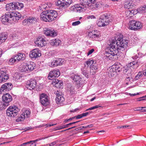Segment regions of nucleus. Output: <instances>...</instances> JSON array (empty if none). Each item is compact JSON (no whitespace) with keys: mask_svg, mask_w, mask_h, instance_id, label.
I'll return each instance as SVG.
<instances>
[{"mask_svg":"<svg viewBox=\"0 0 146 146\" xmlns=\"http://www.w3.org/2000/svg\"><path fill=\"white\" fill-rule=\"evenodd\" d=\"M120 38L118 37L117 40H111L108 43V51L106 52L107 56L112 58L113 57L117 55L118 52L119 50L124 48L125 46V44L128 43V40L125 41L123 39V35L120 34Z\"/></svg>","mask_w":146,"mask_h":146,"instance_id":"nucleus-1","label":"nucleus"},{"mask_svg":"<svg viewBox=\"0 0 146 146\" xmlns=\"http://www.w3.org/2000/svg\"><path fill=\"white\" fill-rule=\"evenodd\" d=\"M139 66V64L137 61H133L129 64L121 68L118 66L113 65L110 67L108 69V73H112L114 72L117 73L120 72L122 69L123 72L130 73L132 72V70L134 69L137 68Z\"/></svg>","mask_w":146,"mask_h":146,"instance_id":"nucleus-2","label":"nucleus"},{"mask_svg":"<svg viewBox=\"0 0 146 146\" xmlns=\"http://www.w3.org/2000/svg\"><path fill=\"white\" fill-rule=\"evenodd\" d=\"M21 17V14L18 12L11 11L6 13L4 15L1 17V19L3 23L13 24L17 22Z\"/></svg>","mask_w":146,"mask_h":146,"instance_id":"nucleus-3","label":"nucleus"},{"mask_svg":"<svg viewBox=\"0 0 146 146\" xmlns=\"http://www.w3.org/2000/svg\"><path fill=\"white\" fill-rule=\"evenodd\" d=\"M57 17L56 12L51 10L43 12L40 15V19L45 22H51L55 20Z\"/></svg>","mask_w":146,"mask_h":146,"instance_id":"nucleus-4","label":"nucleus"},{"mask_svg":"<svg viewBox=\"0 0 146 146\" xmlns=\"http://www.w3.org/2000/svg\"><path fill=\"white\" fill-rule=\"evenodd\" d=\"M110 17L107 14H104L102 15L98 20L97 24L98 27H104L107 25L110 22Z\"/></svg>","mask_w":146,"mask_h":146,"instance_id":"nucleus-5","label":"nucleus"},{"mask_svg":"<svg viewBox=\"0 0 146 146\" xmlns=\"http://www.w3.org/2000/svg\"><path fill=\"white\" fill-rule=\"evenodd\" d=\"M19 111L17 106H10L6 110V114L7 116L14 118L17 115Z\"/></svg>","mask_w":146,"mask_h":146,"instance_id":"nucleus-6","label":"nucleus"},{"mask_svg":"<svg viewBox=\"0 0 146 146\" xmlns=\"http://www.w3.org/2000/svg\"><path fill=\"white\" fill-rule=\"evenodd\" d=\"M129 28L130 29L134 31L141 29L142 25L140 22L135 20H131L129 23Z\"/></svg>","mask_w":146,"mask_h":146,"instance_id":"nucleus-7","label":"nucleus"},{"mask_svg":"<svg viewBox=\"0 0 146 146\" xmlns=\"http://www.w3.org/2000/svg\"><path fill=\"white\" fill-rule=\"evenodd\" d=\"M35 43L38 46L42 47L46 44V38L44 36H39L36 38Z\"/></svg>","mask_w":146,"mask_h":146,"instance_id":"nucleus-8","label":"nucleus"},{"mask_svg":"<svg viewBox=\"0 0 146 146\" xmlns=\"http://www.w3.org/2000/svg\"><path fill=\"white\" fill-rule=\"evenodd\" d=\"M40 100L41 104L44 106H46L49 104L48 97L44 93H42L40 95Z\"/></svg>","mask_w":146,"mask_h":146,"instance_id":"nucleus-9","label":"nucleus"},{"mask_svg":"<svg viewBox=\"0 0 146 146\" xmlns=\"http://www.w3.org/2000/svg\"><path fill=\"white\" fill-rule=\"evenodd\" d=\"M36 85V80L31 79L27 81L26 87L28 89L31 90L35 88Z\"/></svg>","mask_w":146,"mask_h":146,"instance_id":"nucleus-10","label":"nucleus"},{"mask_svg":"<svg viewBox=\"0 0 146 146\" xmlns=\"http://www.w3.org/2000/svg\"><path fill=\"white\" fill-rule=\"evenodd\" d=\"M41 52L38 48H35L31 51L29 54V56L31 58H36L41 56Z\"/></svg>","mask_w":146,"mask_h":146,"instance_id":"nucleus-11","label":"nucleus"},{"mask_svg":"<svg viewBox=\"0 0 146 146\" xmlns=\"http://www.w3.org/2000/svg\"><path fill=\"white\" fill-rule=\"evenodd\" d=\"M84 4H76L74 6H72L70 8V9L71 11H73L74 12H81L83 11V9L84 8Z\"/></svg>","mask_w":146,"mask_h":146,"instance_id":"nucleus-12","label":"nucleus"},{"mask_svg":"<svg viewBox=\"0 0 146 146\" xmlns=\"http://www.w3.org/2000/svg\"><path fill=\"white\" fill-rule=\"evenodd\" d=\"M2 100L5 106H8L9 103L12 100L11 96L9 94H6L3 95L2 97Z\"/></svg>","mask_w":146,"mask_h":146,"instance_id":"nucleus-13","label":"nucleus"},{"mask_svg":"<svg viewBox=\"0 0 146 146\" xmlns=\"http://www.w3.org/2000/svg\"><path fill=\"white\" fill-rule=\"evenodd\" d=\"M61 94V92L58 91H56L54 92V94L56 95V102L58 104H60L64 100V99Z\"/></svg>","mask_w":146,"mask_h":146,"instance_id":"nucleus-14","label":"nucleus"},{"mask_svg":"<svg viewBox=\"0 0 146 146\" xmlns=\"http://www.w3.org/2000/svg\"><path fill=\"white\" fill-rule=\"evenodd\" d=\"M44 34L48 36L54 37L57 35V33L55 31L52 29H45L44 31Z\"/></svg>","mask_w":146,"mask_h":146,"instance_id":"nucleus-15","label":"nucleus"},{"mask_svg":"<svg viewBox=\"0 0 146 146\" xmlns=\"http://www.w3.org/2000/svg\"><path fill=\"white\" fill-rule=\"evenodd\" d=\"M64 62L63 60L60 58H57L54 60L50 62L51 65L52 66H56L61 65Z\"/></svg>","mask_w":146,"mask_h":146,"instance_id":"nucleus-16","label":"nucleus"},{"mask_svg":"<svg viewBox=\"0 0 146 146\" xmlns=\"http://www.w3.org/2000/svg\"><path fill=\"white\" fill-rule=\"evenodd\" d=\"M101 5V4L99 2L96 3V1L92 3H89L88 6V8L91 10H94L98 8H100Z\"/></svg>","mask_w":146,"mask_h":146,"instance_id":"nucleus-17","label":"nucleus"},{"mask_svg":"<svg viewBox=\"0 0 146 146\" xmlns=\"http://www.w3.org/2000/svg\"><path fill=\"white\" fill-rule=\"evenodd\" d=\"M124 4V7L126 9L132 8L135 6L133 1L131 0H125Z\"/></svg>","mask_w":146,"mask_h":146,"instance_id":"nucleus-18","label":"nucleus"},{"mask_svg":"<svg viewBox=\"0 0 146 146\" xmlns=\"http://www.w3.org/2000/svg\"><path fill=\"white\" fill-rule=\"evenodd\" d=\"M88 35L90 38L93 40H97L101 36L99 32H97L96 34L94 33H89Z\"/></svg>","mask_w":146,"mask_h":146,"instance_id":"nucleus-19","label":"nucleus"},{"mask_svg":"<svg viewBox=\"0 0 146 146\" xmlns=\"http://www.w3.org/2000/svg\"><path fill=\"white\" fill-rule=\"evenodd\" d=\"M9 78V76L6 74H0V83L6 81Z\"/></svg>","mask_w":146,"mask_h":146,"instance_id":"nucleus-20","label":"nucleus"},{"mask_svg":"<svg viewBox=\"0 0 146 146\" xmlns=\"http://www.w3.org/2000/svg\"><path fill=\"white\" fill-rule=\"evenodd\" d=\"M61 41L58 39H55L51 40L50 41L51 44L53 46H58L60 44Z\"/></svg>","mask_w":146,"mask_h":146,"instance_id":"nucleus-21","label":"nucleus"},{"mask_svg":"<svg viewBox=\"0 0 146 146\" xmlns=\"http://www.w3.org/2000/svg\"><path fill=\"white\" fill-rule=\"evenodd\" d=\"M7 37V33H3L0 34V44L5 42Z\"/></svg>","mask_w":146,"mask_h":146,"instance_id":"nucleus-22","label":"nucleus"},{"mask_svg":"<svg viewBox=\"0 0 146 146\" xmlns=\"http://www.w3.org/2000/svg\"><path fill=\"white\" fill-rule=\"evenodd\" d=\"M71 79H72L75 82H77V84L80 83V82L81 80V78H80L79 76L77 74H74L70 77Z\"/></svg>","mask_w":146,"mask_h":146,"instance_id":"nucleus-23","label":"nucleus"},{"mask_svg":"<svg viewBox=\"0 0 146 146\" xmlns=\"http://www.w3.org/2000/svg\"><path fill=\"white\" fill-rule=\"evenodd\" d=\"M14 2L7 4L6 5V9L7 11L13 10H15Z\"/></svg>","mask_w":146,"mask_h":146,"instance_id":"nucleus-24","label":"nucleus"},{"mask_svg":"<svg viewBox=\"0 0 146 146\" xmlns=\"http://www.w3.org/2000/svg\"><path fill=\"white\" fill-rule=\"evenodd\" d=\"M15 56V58L17 59V60L18 61L24 60L25 58V54L21 53H18Z\"/></svg>","mask_w":146,"mask_h":146,"instance_id":"nucleus-25","label":"nucleus"},{"mask_svg":"<svg viewBox=\"0 0 146 146\" xmlns=\"http://www.w3.org/2000/svg\"><path fill=\"white\" fill-rule=\"evenodd\" d=\"M14 4L15 7V9H17L18 10H20L24 7L23 4L21 2H14Z\"/></svg>","mask_w":146,"mask_h":146,"instance_id":"nucleus-26","label":"nucleus"},{"mask_svg":"<svg viewBox=\"0 0 146 146\" xmlns=\"http://www.w3.org/2000/svg\"><path fill=\"white\" fill-rule=\"evenodd\" d=\"M72 3V0H65V1H63L61 6L65 8L69 6Z\"/></svg>","mask_w":146,"mask_h":146,"instance_id":"nucleus-27","label":"nucleus"},{"mask_svg":"<svg viewBox=\"0 0 146 146\" xmlns=\"http://www.w3.org/2000/svg\"><path fill=\"white\" fill-rule=\"evenodd\" d=\"M31 63H30L28 62L26 64V67L27 68L28 70L30 71H31L34 69L35 66V64L33 62H32Z\"/></svg>","mask_w":146,"mask_h":146,"instance_id":"nucleus-28","label":"nucleus"},{"mask_svg":"<svg viewBox=\"0 0 146 146\" xmlns=\"http://www.w3.org/2000/svg\"><path fill=\"white\" fill-rule=\"evenodd\" d=\"M60 74H49L48 78L49 80H53L59 76Z\"/></svg>","mask_w":146,"mask_h":146,"instance_id":"nucleus-29","label":"nucleus"},{"mask_svg":"<svg viewBox=\"0 0 146 146\" xmlns=\"http://www.w3.org/2000/svg\"><path fill=\"white\" fill-rule=\"evenodd\" d=\"M134 11L133 10H127L125 12V15L127 17L130 18L134 15Z\"/></svg>","mask_w":146,"mask_h":146,"instance_id":"nucleus-30","label":"nucleus"},{"mask_svg":"<svg viewBox=\"0 0 146 146\" xmlns=\"http://www.w3.org/2000/svg\"><path fill=\"white\" fill-rule=\"evenodd\" d=\"M11 68L7 67L2 68L0 69V72H3V73H7L11 72Z\"/></svg>","mask_w":146,"mask_h":146,"instance_id":"nucleus-31","label":"nucleus"},{"mask_svg":"<svg viewBox=\"0 0 146 146\" xmlns=\"http://www.w3.org/2000/svg\"><path fill=\"white\" fill-rule=\"evenodd\" d=\"M82 3V4H87V5L88 4L92 3L94 2H96V0H80Z\"/></svg>","mask_w":146,"mask_h":146,"instance_id":"nucleus-32","label":"nucleus"},{"mask_svg":"<svg viewBox=\"0 0 146 146\" xmlns=\"http://www.w3.org/2000/svg\"><path fill=\"white\" fill-rule=\"evenodd\" d=\"M28 21L29 23H33L36 22L37 19L35 17H29L28 18Z\"/></svg>","mask_w":146,"mask_h":146,"instance_id":"nucleus-33","label":"nucleus"},{"mask_svg":"<svg viewBox=\"0 0 146 146\" xmlns=\"http://www.w3.org/2000/svg\"><path fill=\"white\" fill-rule=\"evenodd\" d=\"M139 13H142L146 12V5H144L138 8Z\"/></svg>","mask_w":146,"mask_h":146,"instance_id":"nucleus-34","label":"nucleus"},{"mask_svg":"<svg viewBox=\"0 0 146 146\" xmlns=\"http://www.w3.org/2000/svg\"><path fill=\"white\" fill-rule=\"evenodd\" d=\"M31 112L29 110H25L23 113L22 114L23 115V116L25 118H28L30 116Z\"/></svg>","mask_w":146,"mask_h":146,"instance_id":"nucleus-35","label":"nucleus"},{"mask_svg":"<svg viewBox=\"0 0 146 146\" xmlns=\"http://www.w3.org/2000/svg\"><path fill=\"white\" fill-rule=\"evenodd\" d=\"M23 115L21 114L20 115V116L18 117L16 119V121L17 122H19L23 121L25 118Z\"/></svg>","mask_w":146,"mask_h":146,"instance_id":"nucleus-36","label":"nucleus"},{"mask_svg":"<svg viewBox=\"0 0 146 146\" xmlns=\"http://www.w3.org/2000/svg\"><path fill=\"white\" fill-rule=\"evenodd\" d=\"M5 84H6V89L8 91L11 90L13 88V85L11 83H5Z\"/></svg>","mask_w":146,"mask_h":146,"instance_id":"nucleus-37","label":"nucleus"},{"mask_svg":"<svg viewBox=\"0 0 146 146\" xmlns=\"http://www.w3.org/2000/svg\"><path fill=\"white\" fill-rule=\"evenodd\" d=\"M23 74H17L16 76V79L18 80L21 79L22 78H23V79L25 78V77H26V76H24Z\"/></svg>","mask_w":146,"mask_h":146,"instance_id":"nucleus-38","label":"nucleus"},{"mask_svg":"<svg viewBox=\"0 0 146 146\" xmlns=\"http://www.w3.org/2000/svg\"><path fill=\"white\" fill-rule=\"evenodd\" d=\"M6 84H5L1 86L0 89V93H2V92H3L7 91V90L6 89Z\"/></svg>","mask_w":146,"mask_h":146,"instance_id":"nucleus-39","label":"nucleus"},{"mask_svg":"<svg viewBox=\"0 0 146 146\" xmlns=\"http://www.w3.org/2000/svg\"><path fill=\"white\" fill-rule=\"evenodd\" d=\"M94 62L93 60L90 59L87 60L86 62V63L88 66L91 68L92 66V65L93 64Z\"/></svg>","mask_w":146,"mask_h":146,"instance_id":"nucleus-40","label":"nucleus"},{"mask_svg":"<svg viewBox=\"0 0 146 146\" xmlns=\"http://www.w3.org/2000/svg\"><path fill=\"white\" fill-rule=\"evenodd\" d=\"M21 35L19 33H14L12 36V37L13 39H18L20 38Z\"/></svg>","mask_w":146,"mask_h":146,"instance_id":"nucleus-41","label":"nucleus"},{"mask_svg":"<svg viewBox=\"0 0 146 146\" xmlns=\"http://www.w3.org/2000/svg\"><path fill=\"white\" fill-rule=\"evenodd\" d=\"M63 84V83L60 80H59L55 87L57 88H59L62 86Z\"/></svg>","mask_w":146,"mask_h":146,"instance_id":"nucleus-42","label":"nucleus"},{"mask_svg":"<svg viewBox=\"0 0 146 146\" xmlns=\"http://www.w3.org/2000/svg\"><path fill=\"white\" fill-rule=\"evenodd\" d=\"M143 74H144V76H146V74H137L135 77V80H138L139 78H141L143 76Z\"/></svg>","mask_w":146,"mask_h":146,"instance_id":"nucleus-43","label":"nucleus"},{"mask_svg":"<svg viewBox=\"0 0 146 146\" xmlns=\"http://www.w3.org/2000/svg\"><path fill=\"white\" fill-rule=\"evenodd\" d=\"M26 64H25V65H24L23 67L21 69V71L23 72H26V71H28V70L27 67H26Z\"/></svg>","mask_w":146,"mask_h":146,"instance_id":"nucleus-44","label":"nucleus"},{"mask_svg":"<svg viewBox=\"0 0 146 146\" xmlns=\"http://www.w3.org/2000/svg\"><path fill=\"white\" fill-rule=\"evenodd\" d=\"M63 1V0H58L56 3V5L57 6H61Z\"/></svg>","mask_w":146,"mask_h":146,"instance_id":"nucleus-45","label":"nucleus"},{"mask_svg":"<svg viewBox=\"0 0 146 146\" xmlns=\"http://www.w3.org/2000/svg\"><path fill=\"white\" fill-rule=\"evenodd\" d=\"M16 60L17 59L15 58V57H12L9 60V62L10 63H13L15 62Z\"/></svg>","mask_w":146,"mask_h":146,"instance_id":"nucleus-46","label":"nucleus"},{"mask_svg":"<svg viewBox=\"0 0 146 146\" xmlns=\"http://www.w3.org/2000/svg\"><path fill=\"white\" fill-rule=\"evenodd\" d=\"M81 23L79 21H76L72 23V25L73 26H76L78 25Z\"/></svg>","mask_w":146,"mask_h":146,"instance_id":"nucleus-47","label":"nucleus"},{"mask_svg":"<svg viewBox=\"0 0 146 146\" xmlns=\"http://www.w3.org/2000/svg\"><path fill=\"white\" fill-rule=\"evenodd\" d=\"M143 108V107H138L137 108H133V110L135 111H139L142 110Z\"/></svg>","mask_w":146,"mask_h":146,"instance_id":"nucleus-48","label":"nucleus"},{"mask_svg":"<svg viewBox=\"0 0 146 146\" xmlns=\"http://www.w3.org/2000/svg\"><path fill=\"white\" fill-rule=\"evenodd\" d=\"M29 22L28 21V19H25L22 22V24L24 25H26Z\"/></svg>","mask_w":146,"mask_h":146,"instance_id":"nucleus-49","label":"nucleus"},{"mask_svg":"<svg viewBox=\"0 0 146 146\" xmlns=\"http://www.w3.org/2000/svg\"><path fill=\"white\" fill-rule=\"evenodd\" d=\"M86 18L87 19H96V17L94 15H88L86 17Z\"/></svg>","mask_w":146,"mask_h":146,"instance_id":"nucleus-50","label":"nucleus"},{"mask_svg":"<svg viewBox=\"0 0 146 146\" xmlns=\"http://www.w3.org/2000/svg\"><path fill=\"white\" fill-rule=\"evenodd\" d=\"M69 127V126L68 125V124H66V125H62V126H60V127H59V129H63V128H65L68 127Z\"/></svg>","mask_w":146,"mask_h":146,"instance_id":"nucleus-51","label":"nucleus"},{"mask_svg":"<svg viewBox=\"0 0 146 146\" xmlns=\"http://www.w3.org/2000/svg\"><path fill=\"white\" fill-rule=\"evenodd\" d=\"M44 139V138H38V139L35 140H33V141H31V145L33 144V143H35L36 142L40 141L42 139Z\"/></svg>","mask_w":146,"mask_h":146,"instance_id":"nucleus-52","label":"nucleus"},{"mask_svg":"<svg viewBox=\"0 0 146 146\" xmlns=\"http://www.w3.org/2000/svg\"><path fill=\"white\" fill-rule=\"evenodd\" d=\"M59 72L60 73V72H59V70L58 69H55L54 70H53V71H51L49 73H58V72Z\"/></svg>","mask_w":146,"mask_h":146,"instance_id":"nucleus-53","label":"nucleus"},{"mask_svg":"<svg viewBox=\"0 0 146 146\" xmlns=\"http://www.w3.org/2000/svg\"><path fill=\"white\" fill-rule=\"evenodd\" d=\"M58 80L57 79H55L54 80H53L52 82V84L55 86L56 85L57 82H58Z\"/></svg>","mask_w":146,"mask_h":146,"instance_id":"nucleus-54","label":"nucleus"},{"mask_svg":"<svg viewBox=\"0 0 146 146\" xmlns=\"http://www.w3.org/2000/svg\"><path fill=\"white\" fill-rule=\"evenodd\" d=\"M94 51V49H92L91 50H90L88 51V53H87L88 56H89L90 54H91Z\"/></svg>","mask_w":146,"mask_h":146,"instance_id":"nucleus-55","label":"nucleus"},{"mask_svg":"<svg viewBox=\"0 0 146 146\" xmlns=\"http://www.w3.org/2000/svg\"><path fill=\"white\" fill-rule=\"evenodd\" d=\"M146 97V95L144 96H143L142 97L139 98H138V99H139V100H138L137 101H140L144 100H145V99H144V98H145Z\"/></svg>","mask_w":146,"mask_h":146,"instance_id":"nucleus-56","label":"nucleus"},{"mask_svg":"<svg viewBox=\"0 0 146 146\" xmlns=\"http://www.w3.org/2000/svg\"><path fill=\"white\" fill-rule=\"evenodd\" d=\"M100 106H99V105L93 107H92L90 108L91 110H94L95 109H96L99 107H100Z\"/></svg>","mask_w":146,"mask_h":146,"instance_id":"nucleus-57","label":"nucleus"},{"mask_svg":"<svg viewBox=\"0 0 146 146\" xmlns=\"http://www.w3.org/2000/svg\"><path fill=\"white\" fill-rule=\"evenodd\" d=\"M31 144V141H30L24 143H23V146H25L26 145L28 144Z\"/></svg>","mask_w":146,"mask_h":146,"instance_id":"nucleus-58","label":"nucleus"},{"mask_svg":"<svg viewBox=\"0 0 146 146\" xmlns=\"http://www.w3.org/2000/svg\"><path fill=\"white\" fill-rule=\"evenodd\" d=\"M89 113V112H87L85 113H82L81 114L83 117L87 116L88 114Z\"/></svg>","mask_w":146,"mask_h":146,"instance_id":"nucleus-59","label":"nucleus"},{"mask_svg":"<svg viewBox=\"0 0 146 146\" xmlns=\"http://www.w3.org/2000/svg\"><path fill=\"white\" fill-rule=\"evenodd\" d=\"M91 69L92 70H96L97 69V68L96 66L92 65V67H91Z\"/></svg>","mask_w":146,"mask_h":146,"instance_id":"nucleus-60","label":"nucleus"},{"mask_svg":"<svg viewBox=\"0 0 146 146\" xmlns=\"http://www.w3.org/2000/svg\"><path fill=\"white\" fill-rule=\"evenodd\" d=\"M82 117V114H79L76 116V119L81 118Z\"/></svg>","mask_w":146,"mask_h":146,"instance_id":"nucleus-61","label":"nucleus"},{"mask_svg":"<svg viewBox=\"0 0 146 146\" xmlns=\"http://www.w3.org/2000/svg\"><path fill=\"white\" fill-rule=\"evenodd\" d=\"M40 7L41 8V9H42V8L45 9L47 6L46 5L44 4L43 5H41Z\"/></svg>","mask_w":146,"mask_h":146,"instance_id":"nucleus-62","label":"nucleus"},{"mask_svg":"<svg viewBox=\"0 0 146 146\" xmlns=\"http://www.w3.org/2000/svg\"><path fill=\"white\" fill-rule=\"evenodd\" d=\"M138 58V56L137 55H135L133 56L132 57V58L134 60Z\"/></svg>","mask_w":146,"mask_h":146,"instance_id":"nucleus-63","label":"nucleus"},{"mask_svg":"<svg viewBox=\"0 0 146 146\" xmlns=\"http://www.w3.org/2000/svg\"><path fill=\"white\" fill-rule=\"evenodd\" d=\"M132 10H133L134 11L135 14L134 15L136 14L138 12H139V11H138V9H132Z\"/></svg>","mask_w":146,"mask_h":146,"instance_id":"nucleus-64","label":"nucleus"}]
</instances>
